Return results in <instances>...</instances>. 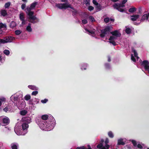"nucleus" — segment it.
<instances>
[{"instance_id": "51", "label": "nucleus", "mask_w": 149, "mask_h": 149, "mask_svg": "<svg viewBox=\"0 0 149 149\" xmlns=\"http://www.w3.org/2000/svg\"><path fill=\"white\" fill-rule=\"evenodd\" d=\"M48 101V100L47 99H45L44 100H41V102L43 103H45Z\"/></svg>"}, {"instance_id": "15", "label": "nucleus", "mask_w": 149, "mask_h": 149, "mask_svg": "<svg viewBox=\"0 0 149 149\" xmlns=\"http://www.w3.org/2000/svg\"><path fill=\"white\" fill-rule=\"evenodd\" d=\"M28 87L30 89L33 90H37L38 89V87L36 86L33 85H30L28 86Z\"/></svg>"}, {"instance_id": "37", "label": "nucleus", "mask_w": 149, "mask_h": 149, "mask_svg": "<svg viewBox=\"0 0 149 149\" xmlns=\"http://www.w3.org/2000/svg\"><path fill=\"white\" fill-rule=\"evenodd\" d=\"M109 20L110 19L109 17H106L104 19V21L106 23H108Z\"/></svg>"}, {"instance_id": "6", "label": "nucleus", "mask_w": 149, "mask_h": 149, "mask_svg": "<svg viewBox=\"0 0 149 149\" xmlns=\"http://www.w3.org/2000/svg\"><path fill=\"white\" fill-rule=\"evenodd\" d=\"M5 39V41L6 42V43H7L8 42H12L13 40H14L15 38L11 36H9L6 37Z\"/></svg>"}, {"instance_id": "31", "label": "nucleus", "mask_w": 149, "mask_h": 149, "mask_svg": "<svg viewBox=\"0 0 149 149\" xmlns=\"http://www.w3.org/2000/svg\"><path fill=\"white\" fill-rule=\"evenodd\" d=\"M26 30L29 32H31L32 31V29L31 27V26H27L26 28Z\"/></svg>"}, {"instance_id": "44", "label": "nucleus", "mask_w": 149, "mask_h": 149, "mask_svg": "<svg viewBox=\"0 0 149 149\" xmlns=\"http://www.w3.org/2000/svg\"><path fill=\"white\" fill-rule=\"evenodd\" d=\"M90 0H86L85 2V4L87 6L88 5H90Z\"/></svg>"}, {"instance_id": "17", "label": "nucleus", "mask_w": 149, "mask_h": 149, "mask_svg": "<svg viewBox=\"0 0 149 149\" xmlns=\"http://www.w3.org/2000/svg\"><path fill=\"white\" fill-rule=\"evenodd\" d=\"M17 24L14 21H12L10 23V27L13 28L16 26Z\"/></svg>"}, {"instance_id": "52", "label": "nucleus", "mask_w": 149, "mask_h": 149, "mask_svg": "<svg viewBox=\"0 0 149 149\" xmlns=\"http://www.w3.org/2000/svg\"><path fill=\"white\" fill-rule=\"evenodd\" d=\"M115 37L114 36H111L109 38V41H112V40L115 39Z\"/></svg>"}, {"instance_id": "28", "label": "nucleus", "mask_w": 149, "mask_h": 149, "mask_svg": "<svg viewBox=\"0 0 149 149\" xmlns=\"http://www.w3.org/2000/svg\"><path fill=\"white\" fill-rule=\"evenodd\" d=\"M6 26L5 24H4L2 23H0V29L2 28H6Z\"/></svg>"}, {"instance_id": "19", "label": "nucleus", "mask_w": 149, "mask_h": 149, "mask_svg": "<svg viewBox=\"0 0 149 149\" xmlns=\"http://www.w3.org/2000/svg\"><path fill=\"white\" fill-rule=\"evenodd\" d=\"M136 11V8L134 7H132L130 8L129 10V12L131 13H133Z\"/></svg>"}, {"instance_id": "43", "label": "nucleus", "mask_w": 149, "mask_h": 149, "mask_svg": "<svg viewBox=\"0 0 149 149\" xmlns=\"http://www.w3.org/2000/svg\"><path fill=\"white\" fill-rule=\"evenodd\" d=\"M109 42L110 43H111L112 44V45L114 46H115L116 45V44L114 41H109Z\"/></svg>"}, {"instance_id": "63", "label": "nucleus", "mask_w": 149, "mask_h": 149, "mask_svg": "<svg viewBox=\"0 0 149 149\" xmlns=\"http://www.w3.org/2000/svg\"><path fill=\"white\" fill-rule=\"evenodd\" d=\"M110 20L112 22H114V19L112 18H110Z\"/></svg>"}, {"instance_id": "59", "label": "nucleus", "mask_w": 149, "mask_h": 149, "mask_svg": "<svg viewBox=\"0 0 149 149\" xmlns=\"http://www.w3.org/2000/svg\"><path fill=\"white\" fill-rule=\"evenodd\" d=\"M126 146L127 148L128 149H131V148L130 146L128 145H126Z\"/></svg>"}, {"instance_id": "54", "label": "nucleus", "mask_w": 149, "mask_h": 149, "mask_svg": "<svg viewBox=\"0 0 149 149\" xmlns=\"http://www.w3.org/2000/svg\"><path fill=\"white\" fill-rule=\"evenodd\" d=\"M8 108L7 106L5 108L3 109V110L4 111L6 112L8 111Z\"/></svg>"}, {"instance_id": "55", "label": "nucleus", "mask_w": 149, "mask_h": 149, "mask_svg": "<svg viewBox=\"0 0 149 149\" xmlns=\"http://www.w3.org/2000/svg\"><path fill=\"white\" fill-rule=\"evenodd\" d=\"M33 100H29V104H31L32 105H33L34 104L33 102H32Z\"/></svg>"}, {"instance_id": "40", "label": "nucleus", "mask_w": 149, "mask_h": 149, "mask_svg": "<svg viewBox=\"0 0 149 149\" xmlns=\"http://www.w3.org/2000/svg\"><path fill=\"white\" fill-rule=\"evenodd\" d=\"M76 149H87V148L84 146H82L80 147H77Z\"/></svg>"}, {"instance_id": "50", "label": "nucleus", "mask_w": 149, "mask_h": 149, "mask_svg": "<svg viewBox=\"0 0 149 149\" xmlns=\"http://www.w3.org/2000/svg\"><path fill=\"white\" fill-rule=\"evenodd\" d=\"M131 60L134 61V62L136 61V59L133 56V55L132 54L131 55Z\"/></svg>"}, {"instance_id": "14", "label": "nucleus", "mask_w": 149, "mask_h": 149, "mask_svg": "<svg viewBox=\"0 0 149 149\" xmlns=\"http://www.w3.org/2000/svg\"><path fill=\"white\" fill-rule=\"evenodd\" d=\"M125 144V143L123 141V139H120L118 140L117 145H124Z\"/></svg>"}, {"instance_id": "12", "label": "nucleus", "mask_w": 149, "mask_h": 149, "mask_svg": "<svg viewBox=\"0 0 149 149\" xmlns=\"http://www.w3.org/2000/svg\"><path fill=\"white\" fill-rule=\"evenodd\" d=\"M109 141L108 138H106L105 140L104 141V143L105 144V146H104L103 147H104L106 149H109V145L108 144V143H109Z\"/></svg>"}, {"instance_id": "3", "label": "nucleus", "mask_w": 149, "mask_h": 149, "mask_svg": "<svg viewBox=\"0 0 149 149\" xmlns=\"http://www.w3.org/2000/svg\"><path fill=\"white\" fill-rule=\"evenodd\" d=\"M113 27L111 26H107L103 29L101 30V33L100 34V36L101 38H104L105 35L109 34V32L112 30Z\"/></svg>"}, {"instance_id": "39", "label": "nucleus", "mask_w": 149, "mask_h": 149, "mask_svg": "<svg viewBox=\"0 0 149 149\" xmlns=\"http://www.w3.org/2000/svg\"><path fill=\"white\" fill-rule=\"evenodd\" d=\"M38 93V92L37 91H33L31 94V95H36Z\"/></svg>"}, {"instance_id": "21", "label": "nucleus", "mask_w": 149, "mask_h": 149, "mask_svg": "<svg viewBox=\"0 0 149 149\" xmlns=\"http://www.w3.org/2000/svg\"><path fill=\"white\" fill-rule=\"evenodd\" d=\"M125 31L127 34H130L131 33L132 30L130 28H127L125 29Z\"/></svg>"}, {"instance_id": "48", "label": "nucleus", "mask_w": 149, "mask_h": 149, "mask_svg": "<svg viewBox=\"0 0 149 149\" xmlns=\"http://www.w3.org/2000/svg\"><path fill=\"white\" fill-rule=\"evenodd\" d=\"M26 4L25 3H23L21 5V8L22 10H24L26 7Z\"/></svg>"}, {"instance_id": "30", "label": "nucleus", "mask_w": 149, "mask_h": 149, "mask_svg": "<svg viewBox=\"0 0 149 149\" xmlns=\"http://www.w3.org/2000/svg\"><path fill=\"white\" fill-rule=\"evenodd\" d=\"M131 142L134 146L136 147L137 146V143L136 141L135 140H132Z\"/></svg>"}, {"instance_id": "32", "label": "nucleus", "mask_w": 149, "mask_h": 149, "mask_svg": "<svg viewBox=\"0 0 149 149\" xmlns=\"http://www.w3.org/2000/svg\"><path fill=\"white\" fill-rule=\"evenodd\" d=\"M22 31L20 30H17L15 31V33L16 35H19L21 33Z\"/></svg>"}, {"instance_id": "9", "label": "nucleus", "mask_w": 149, "mask_h": 149, "mask_svg": "<svg viewBox=\"0 0 149 149\" xmlns=\"http://www.w3.org/2000/svg\"><path fill=\"white\" fill-rule=\"evenodd\" d=\"M139 15H133L131 16V19L133 21H135L139 18Z\"/></svg>"}, {"instance_id": "23", "label": "nucleus", "mask_w": 149, "mask_h": 149, "mask_svg": "<svg viewBox=\"0 0 149 149\" xmlns=\"http://www.w3.org/2000/svg\"><path fill=\"white\" fill-rule=\"evenodd\" d=\"M48 117L47 115H44L42 116L41 118L43 120H46L48 119Z\"/></svg>"}, {"instance_id": "41", "label": "nucleus", "mask_w": 149, "mask_h": 149, "mask_svg": "<svg viewBox=\"0 0 149 149\" xmlns=\"http://www.w3.org/2000/svg\"><path fill=\"white\" fill-rule=\"evenodd\" d=\"M0 42L2 44H5L6 43L5 40L2 39L0 38Z\"/></svg>"}, {"instance_id": "57", "label": "nucleus", "mask_w": 149, "mask_h": 149, "mask_svg": "<svg viewBox=\"0 0 149 149\" xmlns=\"http://www.w3.org/2000/svg\"><path fill=\"white\" fill-rule=\"evenodd\" d=\"M107 58H108V61L109 62H110L111 61V57H110V56H108L107 57Z\"/></svg>"}, {"instance_id": "27", "label": "nucleus", "mask_w": 149, "mask_h": 149, "mask_svg": "<svg viewBox=\"0 0 149 149\" xmlns=\"http://www.w3.org/2000/svg\"><path fill=\"white\" fill-rule=\"evenodd\" d=\"M103 144L102 143H100L97 145V147L98 148L101 149L103 147Z\"/></svg>"}, {"instance_id": "42", "label": "nucleus", "mask_w": 149, "mask_h": 149, "mask_svg": "<svg viewBox=\"0 0 149 149\" xmlns=\"http://www.w3.org/2000/svg\"><path fill=\"white\" fill-rule=\"evenodd\" d=\"M93 4H94L95 6L98 5L99 3L97 2L95 0H93Z\"/></svg>"}, {"instance_id": "5", "label": "nucleus", "mask_w": 149, "mask_h": 149, "mask_svg": "<svg viewBox=\"0 0 149 149\" xmlns=\"http://www.w3.org/2000/svg\"><path fill=\"white\" fill-rule=\"evenodd\" d=\"M149 63L146 60H144L141 63V65L144 67L145 70L147 71L149 73Z\"/></svg>"}, {"instance_id": "53", "label": "nucleus", "mask_w": 149, "mask_h": 149, "mask_svg": "<svg viewBox=\"0 0 149 149\" xmlns=\"http://www.w3.org/2000/svg\"><path fill=\"white\" fill-rule=\"evenodd\" d=\"M85 30L86 31H87L89 33L91 34H94V32L92 31H90L88 30L87 29H85Z\"/></svg>"}, {"instance_id": "4", "label": "nucleus", "mask_w": 149, "mask_h": 149, "mask_svg": "<svg viewBox=\"0 0 149 149\" xmlns=\"http://www.w3.org/2000/svg\"><path fill=\"white\" fill-rule=\"evenodd\" d=\"M125 4L122 3H115L113 5V7L114 9L118 10V11L121 12H123L125 11V10L121 8L125 7Z\"/></svg>"}, {"instance_id": "46", "label": "nucleus", "mask_w": 149, "mask_h": 149, "mask_svg": "<svg viewBox=\"0 0 149 149\" xmlns=\"http://www.w3.org/2000/svg\"><path fill=\"white\" fill-rule=\"evenodd\" d=\"M137 146L138 148L142 149L143 148L142 146L140 144H138Z\"/></svg>"}, {"instance_id": "35", "label": "nucleus", "mask_w": 149, "mask_h": 149, "mask_svg": "<svg viewBox=\"0 0 149 149\" xmlns=\"http://www.w3.org/2000/svg\"><path fill=\"white\" fill-rule=\"evenodd\" d=\"M94 8L92 6H89L88 8V9L90 11H91L93 10Z\"/></svg>"}, {"instance_id": "29", "label": "nucleus", "mask_w": 149, "mask_h": 149, "mask_svg": "<svg viewBox=\"0 0 149 149\" xmlns=\"http://www.w3.org/2000/svg\"><path fill=\"white\" fill-rule=\"evenodd\" d=\"M10 3L8 2L5 4L4 7L5 8H8L9 7L10 5Z\"/></svg>"}, {"instance_id": "13", "label": "nucleus", "mask_w": 149, "mask_h": 149, "mask_svg": "<svg viewBox=\"0 0 149 149\" xmlns=\"http://www.w3.org/2000/svg\"><path fill=\"white\" fill-rule=\"evenodd\" d=\"M1 15L5 17L8 15V13L6 10L5 9H2L0 11Z\"/></svg>"}, {"instance_id": "36", "label": "nucleus", "mask_w": 149, "mask_h": 149, "mask_svg": "<svg viewBox=\"0 0 149 149\" xmlns=\"http://www.w3.org/2000/svg\"><path fill=\"white\" fill-rule=\"evenodd\" d=\"M89 19L92 22L95 21L94 18L92 16H90L89 17Z\"/></svg>"}, {"instance_id": "60", "label": "nucleus", "mask_w": 149, "mask_h": 149, "mask_svg": "<svg viewBox=\"0 0 149 149\" xmlns=\"http://www.w3.org/2000/svg\"><path fill=\"white\" fill-rule=\"evenodd\" d=\"M104 141V140L103 139H102L101 140L100 143H102L103 144V143Z\"/></svg>"}, {"instance_id": "58", "label": "nucleus", "mask_w": 149, "mask_h": 149, "mask_svg": "<svg viewBox=\"0 0 149 149\" xmlns=\"http://www.w3.org/2000/svg\"><path fill=\"white\" fill-rule=\"evenodd\" d=\"M21 21H22V24H25L26 21L24 19V20H21Z\"/></svg>"}, {"instance_id": "1", "label": "nucleus", "mask_w": 149, "mask_h": 149, "mask_svg": "<svg viewBox=\"0 0 149 149\" xmlns=\"http://www.w3.org/2000/svg\"><path fill=\"white\" fill-rule=\"evenodd\" d=\"M37 4H38V2H34L31 4L29 7H27L24 10L29 16V21L33 24H34L36 22V21H34L35 20H36L37 22H39V19L37 18L36 16L33 15L34 12L31 11V10L33 9Z\"/></svg>"}, {"instance_id": "64", "label": "nucleus", "mask_w": 149, "mask_h": 149, "mask_svg": "<svg viewBox=\"0 0 149 149\" xmlns=\"http://www.w3.org/2000/svg\"><path fill=\"white\" fill-rule=\"evenodd\" d=\"M3 31L1 29H0V34H1L2 33Z\"/></svg>"}, {"instance_id": "62", "label": "nucleus", "mask_w": 149, "mask_h": 149, "mask_svg": "<svg viewBox=\"0 0 149 149\" xmlns=\"http://www.w3.org/2000/svg\"><path fill=\"white\" fill-rule=\"evenodd\" d=\"M61 2H65L67 1L66 0H61Z\"/></svg>"}, {"instance_id": "26", "label": "nucleus", "mask_w": 149, "mask_h": 149, "mask_svg": "<svg viewBox=\"0 0 149 149\" xmlns=\"http://www.w3.org/2000/svg\"><path fill=\"white\" fill-rule=\"evenodd\" d=\"M19 18L21 20H24V17L23 13H20L19 15Z\"/></svg>"}, {"instance_id": "7", "label": "nucleus", "mask_w": 149, "mask_h": 149, "mask_svg": "<svg viewBox=\"0 0 149 149\" xmlns=\"http://www.w3.org/2000/svg\"><path fill=\"white\" fill-rule=\"evenodd\" d=\"M2 122L4 124L3 125L6 126L9 123L10 120L8 117L4 118L3 119Z\"/></svg>"}, {"instance_id": "2", "label": "nucleus", "mask_w": 149, "mask_h": 149, "mask_svg": "<svg viewBox=\"0 0 149 149\" xmlns=\"http://www.w3.org/2000/svg\"><path fill=\"white\" fill-rule=\"evenodd\" d=\"M56 6L58 8L62 9H66L68 8H70L73 10L72 11L73 14V16L76 15L78 13V11L75 9L74 7L71 6V5L68 3H58L56 4Z\"/></svg>"}, {"instance_id": "34", "label": "nucleus", "mask_w": 149, "mask_h": 149, "mask_svg": "<svg viewBox=\"0 0 149 149\" xmlns=\"http://www.w3.org/2000/svg\"><path fill=\"white\" fill-rule=\"evenodd\" d=\"M6 100V99L4 98L0 99V107L1 106L2 104V102H5Z\"/></svg>"}, {"instance_id": "45", "label": "nucleus", "mask_w": 149, "mask_h": 149, "mask_svg": "<svg viewBox=\"0 0 149 149\" xmlns=\"http://www.w3.org/2000/svg\"><path fill=\"white\" fill-rule=\"evenodd\" d=\"M87 64H86L84 65V66H82V67L81 68V70H86V68L87 67Z\"/></svg>"}, {"instance_id": "24", "label": "nucleus", "mask_w": 149, "mask_h": 149, "mask_svg": "<svg viewBox=\"0 0 149 149\" xmlns=\"http://www.w3.org/2000/svg\"><path fill=\"white\" fill-rule=\"evenodd\" d=\"M132 52L134 53V56L137 57V58H139V57L137 56L138 54L136 52V50L134 49V48L132 49Z\"/></svg>"}, {"instance_id": "18", "label": "nucleus", "mask_w": 149, "mask_h": 149, "mask_svg": "<svg viewBox=\"0 0 149 149\" xmlns=\"http://www.w3.org/2000/svg\"><path fill=\"white\" fill-rule=\"evenodd\" d=\"M104 66L106 69L109 70L111 68L110 64L108 63H106L104 64Z\"/></svg>"}, {"instance_id": "10", "label": "nucleus", "mask_w": 149, "mask_h": 149, "mask_svg": "<svg viewBox=\"0 0 149 149\" xmlns=\"http://www.w3.org/2000/svg\"><path fill=\"white\" fill-rule=\"evenodd\" d=\"M149 16V13L144 14L140 19L141 22H143L145 20H147Z\"/></svg>"}, {"instance_id": "20", "label": "nucleus", "mask_w": 149, "mask_h": 149, "mask_svg": "<svg viewBox=\"0 0 149 149\" xmlns=\"http://www.w3.org/2000/svg\"><path fill=\"white\" fill-rule=\"evenodd\" d=\"M31 97L29 95H26L24 97V100L26 101H28L30 100Z\"/></svg>"}, {"instance_id": "16", "label": "nucleus", "mask_w": 149, "mask_h": 149, "mask_svg": "<svg viewBox=\"0 0 149 149\" xmlns=\"http://www.w3.org/2000/svg\"><path fill=\"white\" fill-rule=\"evenodd\" d=\"M24 120V122H25L26 123L28 124L30 123L31 122V119L30 117H26L23 118Z\"/></svg>"}, {"instance_id": "61", "label": "nucleus", "mask_w": 149, "mask_h": 149, "mask_svg": "<svg viewBox=\"0 0 149 149\" xmlns=\"http://www.w3.org/2000/svg\"><path fill=\"white\" fill-rule=\"evenodd\" d=\"M88 148H87V149H91V147L89 145H88Z\"/></svg>"}, {"instance_id": "38", "label": "nucleus", "mask_w": 149, "mask_h": 149, "mask_svg": "<svg viewBox=\"0 0 149 149\" xmlns=\"http://www.w3.org/2000/svg\"><path fill=\"white\" fill-rule=\"evenodd\" d=\"M11 148L12 149H17V146L15 144H13L11 146Z\"/></svg>"}, {"instance_id": "25", "label": "nucleus", "mask_w": 149, "mask_h": 149, "mask_svg": "<svg viewBox=\"0 0 149 149\" xmlns=\"http://www.w3.org/2000/svg\"><path fill=\"white\" fill-rule=\"evenodd\" d=\"M27 113V111L24 110L21 111H20V114L22 115H23V116L25 115Z\"/></svg>"}, {"instance_id": "8", "label": "nucleus", "mask_w": 149, "mask_h": 149, "mask_svg": "<svg viewBox=\"0 0 149 149\" xmlns=\"http://www.w3.org/2000/svg\"><path fill=\"white\" fill-rule=\"evenodd\" d=\"M119 32L117 30H115L112 32H110V33L113 36H115L116 37H120L121 34H119Z\"/></svg>"}, {"instance_id": "22", "label": "nucleus", "mask_w": 149, "mask_h": 149, "mask_svg": "<svg viewBox=\"0 0 149 149\" xmlns=\"http://www.w3.org/2000/svg\"><path fill=\"white\" fill-rule=\"evenodd\" d=\"M108 135L109 137L112 138L114 137V135L113 132L111 131L108 132Z\"/></svg>"}, {"instance_id": "33", "label": "nucleus", "mask_w": 149, "mask_h": 149, "mask_svg": "<svg viewBox=\"0 0 149 149\" xmlns=\"http://www.w3.org/2000/svg\"><path fill=\"white\" fill-rule=\"evenodd\" d=\"M4 53L7 55H8L10 54V52L8 50L5 49L3 51Z\"/></svg>"}, {"instance_id": "49", "label": "nucleus", "mask_w": 149, "mask_h": 149, "mask_svg": "<svg viewBox=\"0 0 149 149\" xmlns=\"http://www.w3.org/2000/svg\"><path fill=\"white\" fill-rule=\"evenodd\" d=\"M96 8L97 9H98L99 10H101V6L100 4H98V5L96 6Z\"/></svg>"}, {"instance_id": "56", "label": "nucleus", "mask_w": 149, "mask_h": 149, "mask_svg": "<svg viewBox=\"0 0 149 149\" xmlns=\"http://www.w3.org/2000/svg\"><path fill=\"white\" fill-rule=\"evenodd\" d=\"M127 1V0H123L121 3H122V4H125Z\"/></svg>"}, {"instance_id": "11", "label": "nucleus", "mask_w": 149, "mask_h": 149, "mask_svg": "<svg viewBox=\"0 0 149 149\" xmlns=\"http://www.w3.org/2000/svg\"><path fill=\"white\" fill-rule=\"evenodd\" d=\"M22 127L23 130H26L29 127V125L28 123L24 122L22 124Z\"/></svg>"}, {"instance_id": "47", "label": "nucleus", "mask_w": 149, "mask_h": 149, "mask_svg": "<svg viewBox=\"0 0 149 149\" xmlns=\"http://www.w3.org/2000/svg\"><path fill=\"white\" fill-rule=\"evenodd\" d=\"M82 23L85 24H86L88 23V22L87 20L86 19H83L82 20Z\"/></svg>"}]
</instances>
